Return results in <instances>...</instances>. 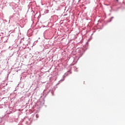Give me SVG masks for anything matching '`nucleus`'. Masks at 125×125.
<instances>
[{
  "label": "nucleus",
  "instance_id": "nucleus-1",
  "mask_svg": "<svg viewBox=\"0 0 125 125\" xmlns=\"http://www.w3.org/2000/svg\"><path fill=\"white\" fill-rule=\"evenodd\" d=\"M36 118H38V115H36Z\"/></svg>",
  "mask_w": 125,
  "mask_h": 125
}]
</instances>
